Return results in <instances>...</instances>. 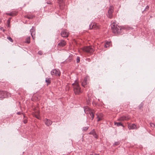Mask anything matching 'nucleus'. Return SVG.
Instances as JSON below:
<instances>
[{
    "instance_id": "1",
    "label": "nucleus",
    "mask_w": 155,
    "mask_h": 155,
    "mask_svg": "<svg viewBox=\"0 0 155 155\" xmlns=\"http://www.w3.org/2000/svg\"><path fill=\"white\" fill-rule=\"evenodd\" d=\"M111 28L113 32L115 35L120 34L123 30L121 27L117 26L115 23H114L111 25Z\"/></svg>"
},
{
    "instance_id": "2",
    "label": "nucleus",
    "mask_w": 155,
    "mask_h": 155,
    "mask_svg": "<svg viewBox=\"0 0 155 155\" xmlns=\"http://www.w3.org/2000/svg\"><path fill=\"white\" fill-rule=\"evenodd\" d=\"M73 86V90L76 94H79L82 92V91L80 86L77 82H75L72 84Z\"/></svg>"
},
{
    "instance_id": "3",
    "label": "nucleus",
    "mask_w": 155,
    "mask_h": 155,
    "mask_svg": "<svg viewBox=\"0 0 155 155\" xmlns=\"http://www.w3.org/2000/svg\"><path fill=\"white\" fill-rule=\"evenodd\" d=\"M83 50L88 53L90 54L92 53L94 51V49L92 47L86 46L83 48Z\"/></svg>"
},
{
    "instance_id": "4",
    "label": "nucleus",
    "mask_w": 155,
    "mask_h": 155,
    "mask_svg": "<svg viewBox=\"0 0 155 155\" xmlns=\"http://www.w3.org/2000/svg\"><path fill=\"white\" fill-rule=\"evenodd\" d=\"M51 73L52 75L59 76L60 75V72L58 69H53L51 71Z\"/></svg>"
},
{
    "instance_id": "5",
    "label": "nucleus",
    "mask_w": 155,
    "mask_h": 155,
    "mask_svg": "<svg viewBox=\"0 0 155 155\" xmlns=\"http://www.w3.org/2000/svg\"><path fill=\"white\" fill-rule=\"evenodd\" d=\"M113 9L114 8L112 6H110L109 8L108 12V16L110 18H112V13L113 12Z\"/></svg>"
},
{
    "instance_id": "6",
    "label": "nucleus",
    "mask_w": 155,
    "mask_h": 155,
    "mask_svg": "<svg viewBox=\"0 0 155 155\" xmlns=\"http://www.w3.org/2000/svg\"><path fill=\"white\" fill-rule=\"evenodd\" d=\"M30 32L31 33V35L32 38V39H34L35 38V28L34 27H32V28L30 29Z\"/></svg>"
},
{
    "instance_id": "7",
    "label": "nucleus",
    "mask_w": 155,
    "mask_h": 155,
    "mask_svg": "<svg viewBox=\"0 0 155 155\" xmlns=\"http://www.w3.org/2000/svg\"><path fill=\"white\" fill-rule=\"evenodd\" d=\"M61 35L63 38H67L68 35V33L67 30H63L61 32Z\"/></svg>"
},
{
    "instance_id": "8",
    "label": "nucleus",
    "mask_w": 155,
    "mask_h": 155,
    "mask_svg": "<svg viewBox=\"0 0 155 155\" xmlns=\"http://www.w3.org/2000/svg\"><path fill=\"white\" fill-rule=\"evenodd\" d=\"M44 121L45 124L48 126L51 125L52 124V121L49 119H45Z\"/></svg>"
},
{
    "instance_id": "9",
    "label": "nucleus",
    "mask_w": 155,
    "mask_h": 155,
    "mask_svg": "<svg viewBox=\"0 0 155 155\" xmlns=\"http://www.w3.org/2000/svg\"><path fill=\"white\" fill-rule=\"evenodd\" d=\"M66 45V42L64 40H62L58 44V46H60L61 47H62L65 46Z\"/></svg>"
},
{
    "instance_id": "10",
    "label": "nucleus",
    "mask_w": 155,
    "mask_h": 155,
    "mask_svg": "<svg viewBox=\"0 0 155 155\" xmlns=\"http://www.w3.org/2000/svg\"><path fill=\"white\" fill-rule=\"evenodd\" d=\"M7 94V92L5 91H0V97H5L6 96L5 94Z\"/></svg>"
},
{
    "instance_id": "11",
    "label": "nucleus",
    "mask_w": 155,
    "mask_h": 155,
    "mask_svg": "<svg viewBox=\"0 0 155 155\" xmlns=\"http://www.w3.org/2000/svg\"><path fill=\"white\" fill-rule=\"evenodd\" d=\"M89 134H92L94 137L96 138H97L98 137V135L96 133L94 129H93L89 133Z\"/></svg>"
},
{
    "instance_id": "12",
    "label": "nucleus",
    "mask_w": 155,
    "mask_h": 155,
    "mask_svg": "<svg viewBox=\"0 0 155 155\" xmlns=\"http://www.w3.org/2000/svg\"><path fill=\"white\" fill-rule=\"evenodd\" d=\"M129 119V118L125 116H123L120 117L119 119H118L119 120H128Z\"/></svg>"
},
{
    "instance_id": "13",
    "label": "nucleus",
    "mask_w": 155,
    "mask_h": 155,
    "mask_svg": "<svg viewBox=\"0 0 155 155\" xmlns=\"http://www.w3.org/2000/svg\"><path fill=\"white\" fill-rule=\"evenodd\" d=\"M96 115H97V118H98L97 120V121H99L102 120V114H100L99 115H97V114H96Z\"/></svg>"
},
{
    "instance_id": "14",
    "label": "nucleus",
    "mask_w": 155,
    "mask_h": 155,
    "mask_svg": "<svg viewBox=\"0 0 155 155\" xmlns=\"http://www.w3.org/2000/svg\"><path fill=\"white\" fill-rule=\"evenodd\" d=\"M94 110H93L91 111L90 112H89L90 115L91 116V117L92 118V119H91L92 120L94 118Z\"/></svg>"
},
{
    "instance_id": "15",
    "label": "nucleus",
    "mask_w": 155,
    "mask_h": 155,
    "mask_svg": "<svg viewBox=\"0 0 155 155\" xmlns=\"http://www.w3.org/2000/svg\"><path fill=\"white\" fill-rule=\"evenodd\" d=\"M136 126L134 124H132L128 126V128L130 129H134L136 128Z\"/></svg>"
},
{
    "instance_id": "16",
    "label": "nucleus",
    "mask_w": 155,
    "mask_h": 155,
    "mask_svg": "<svg viewBox=\"0 0 155 155\" xmlns=\"http://www.w3.org/2000/svg\"><path fill=\"white\" fill-rule=\"evenodd\" d=\"M87 79L86 78H84V80L83 82L82 83V85L84 87L85 86L86 84H87Z\"/></svg>"
},
{
    "instance_id": "17",
    "label": "nucleus",
    "mask_w": 155,
    "mask_h": 155,
    "mask_svg": "<svg viewBox=\"0 0 155 155\" xmlns=\"http://www.w3.org/2000/svg\"><path fill=\"white\" fill-rule=\"evenodd\" d=\"M45 82L47 83V85H48L51 83V80L50 78H46L45 80Z\"/></svg>"
},
{
    "instance_id": "18",
    "label": "nucleus",
    "mask_w": 155,
    "mask_h": 155,
    "mask_svg": "<svg viewBox=\"0 0 155 155\" xmlns=\"http://www.w3.org/2000/svg\"><path fill=\"white\" fill-rule=\"evenodd\" d=\"M114 124L117 126H123L121 122H115Z\"/></svg>"
},
{
    "instance_id": "19",
    "label": "nucleus",
    "mask_w": 155,
    "mask_h": 155,
    "mask_svg": "<svg viewBox=\"0 0 155 155\" xmlns=\"http://www.w3.org/2000/svg\"><path fill=\"white\" fill-rule=\"evenodd\" d=\"M89 110V108L87 106L84 107V110L85 113H87L86 111H88Z\"/></svg>"
},
{
    "instance_id": "20",
    "label": "nucleus",
    "mask_w": 155,
    "mask_h": 155,
    "mask_svg": "<svg viewBox=\"0 0 155 155\" xmlns=\"http://www.w3.org/2000/svg\"><path fill=\"white\" fill-rule=\"evenodd\" d=\"M110 42H106L105 45V47L106 48H107L109 47L110 45Z\"/></svg>"
},
{
    "instance_id": "21",
    "label": "nucleus",
    "mask_w": 155,
    "mask_h": 155,
    "mask_svg": "<svg viewBox=\"0 0 155 155\" xmlns=\"http://www.w3.org/2000/svg\"><path fill=\"white\" fill-rule=\"evenodd\" d=\"M91 25H89V29H91V28H98V27H97V28H96L95 27V26L94 25H93L92 26V27H91Z\"/></svg>"
},
{
    "instance_id": "22",
    "label": "nucleus",
    "mask_w": 155,
    "mask_h": 155,
    "mask_svg": "<svg viewBox=\"0 0 155 155\" xmlns=\"http://www.w3.org/2000/svg\"><path fill=\"white\" fill-rule=\"evenodd\" d=\"M6 14L7 15H9L10 16H14L15 15L14 14V13H13L12 12H11L9 13H6Z\"/></svg>"
},
{
    "instance_id": "23",
    "label": "nucleus",
    "mask_w": 155,
    "mask_h": 155,
    "mask_svg": "<svg viewBox=\"0 0 155 155\" xmlns=\"http://www.w3.org/2000/svg\"><path fill=\"white\" fill-rule=\"evenodd\" d=\"M11 18H10L7 20V25H8V27L9 26V25H10V21H11Z\"/></svg>"
},
{
    "instance_id": "24",
    "label": "nucleus",
    "mask_w": 155,
    "mask_h": 155,
    "mask_svg": "<svg viewBox=\"0 0 155 155\" xmlns=\"http://www.w3.org/2000/svg\"><path fill=\"white\" fill-rule=\"evenodd\" d=\"M149 7L148 5H147L145 8V9H144V10L142 12L143 13V12L145 11H148L149 9Z\"/></svg>"
},
{
    "instance_id": "25",
    "label": "nucleus",
    "mask_w": 155,
    "mask_h": 155,
    "mask_svg": "<svg viewBox=\"0 0 155 155\" xmlns=\"http://www.w3.org/2000/svg\"><path fill=\"white\" fill-rule=\"evenodd\" d=\"M120 144V142H119V141H117V142H115L114 144H113V145H115V146H117V145H119Z\"/></svg>"
},
{
    "instance_id": "26",
    "label": "nucleus",
    "mask_w": 155,
    "mask_h": 155,
    "mask_svg": "<svg viewBox=\"0 0 155 155\" xmlns=\"http://www.w3.org/2000/svg\"><path fill=\"white\" fill-rule=\"evenodd\" d=\"M26 18H28L29 19H32L33 17L31 15H27L26 16Z\"/></svg>"
},
{
    "instance_id": "27",
    "label": "nucleus",
    "mask_w": 155,
    "mask_h": 155,
    "mask_svg": "<svg viewBox=\"0 0 155 155\" xmlns=\"http://www.w3.org/2000/svg\"><path fill=\"white\" fill-rule=\"evenodd\" d=\"M58 2L59 4H61V3H62L63 2V0H58ZM60 8H61V5L60 4Z\"/></svg>"
},
{
    "instance_id": "28",
    "label": "nucleus",
    "mask_w": 155,
    "mask_h": 155,
    "mask_svg": "<svg viewBox=\"0 0 155 155\" xmlns=\"http://www.w3.org/2000/svg\"><path fill=\"white\" fill-rule=\"evenodd\" d=\"M80 61V58L79 57H77L76 59V62L77 63H79Z\"/></svg>"
},
{
    "instance_id": "29",
    "label": "nucleus",
    "mask_w": 155,
    "mask_h": 155,
    "mask_svg": "<svg viewBox=\"0 0 155 155\" xmlns=\"http://www.w3.org/2000/svg\"><path fill=\"white\" fill-rule=\"evenodd\" d=\"M88 128V127H83V130L85 131H86Z\"/></svg>"
},
{
    "instance_id": "30",
    "label": "nucleus",
    "mask_w": 155,
    "mask_h": 155,
    "mask_svg": "<svg viewBox=\"0 0 155 155\" xmlns=\"http://www.w3.org/2000/svg\"><path fill=\"white\" fill-rule=\"evenodd\" d=\"M150 126L152 127H155V124L153 123H150Z\"/></svg>"
},
{
    "instance_id": "31",
    "label": "nucleus",
    "mask_w": 155,
    "mask_h": 155,
    "mask_svg": "<svg viewBox=\"0 0 155 155\" xmlns=\"http://www.w3.org/2000/svg\"><path fill=\"white\" fill-rule=\"evenodd\" d=\"M25 42L26 43H29L30 42V39H27L26 40Z\"/></svg>"
},
{
    "instance_id": "32",
    "label": "nucleus",
    "mask_w": 155,
    "mask_h": 155,
    "mask_svg": "<svg viewBox=\"0 0 155 155\" xmlns=\"http://www.w3.org/2000/svg\"><path fill=\"white\" fill-rule=\"evenodd\" d=\"M38 54H39L40 55H42V51H39L38 52Z\"/></svg>"
},
{
    "instance_id": "33",
    "label": "nucleus",
    "mask_w": 155,
    "mask_h": 155,
    "mask_svg": "<svg viewBox=\"0 0 155 155\" xmlns=\"http://www.w3.org/2000/svg\"><path fill=\"white\" fill-rule=\"evenodd\" d=\"M90 155H99L98 154H96L95 153H93L90 154Z\"/></svg>"
},
{
    "instance_id": "34",
    "label": "nucleus",
    "mask_w": 155,
    "mask_h": 155,
    "mask_svg": "<svg viewBox=\"0 0 155 155\" xmlns=\"http://www.w3.org/2000/svg\"><path fill=\"white\" fill-rule=\"evenodd\" d=\"M87 61H88L89 62H90V59L89 58L87 59Z\"/></svg>"
},
{
    "instance_id": "35",
    "label": "nucleus",
    "mask_w": 155,
    "mask_h": 155,
    "mask_svg": "<svg viewBox=\"0 0 155 155\" xmlns=\"http://www.w3.org/2000/svg\"><path fill=\"white\" fill-rule=\"evenodd\" d=\"M36 117L38 119H39V116H36Z\"/></svg>"
},
{
    "instance_id": "36",
    "label": "nucleus",
    "mask_w": 155,
    "mask_h": 155,
    "mask_svg": "<svg viewBox=\"0 0 155 155\" xmlns=\"http://www.w3.org/2000/svg\"><path fill=\"white\" fill-rule=\"evenodd\" d=\"M9 41H10L11 42H13V39H9Z\"/></svg>"
},
{
    "instance_id": "37",
    "label": "nucleus",
    "mask_w": 155,
    "mask_h": 155,
    "mask_svg": "<svg viewBox=\"0 0 155 155\" xmlns=\"http://www.w3.org/2000/svg\"><path fill=\"white\" fill-rule=\"evenodd\" d=\"M7 39H11L12 38L10 37H7Z\"/></svg>"
},
{
    "instance_id": "38",
    "label": "nucleus",
    "mask_w": 155,
    "mask_h": 155,
    "mask_svg": "<svg viewBox=\"0 0 155 155\" xmlns=\"http://www.w3.org/2000/svg\"><path fill=\"white\" fill-rule=\"evenodd\" d=\"M31 38L30 36L28 37L26 39H30Z\"/></svg>"
},
{
    "instance_id": "39",
    "label": "nucleus",
    "mask_w": 155,
    "mask_h": 155,
    "mask_svg": "<svg viewBox=\"0 0 155 155\" xmlns=\"http://www.w3.org/2000/svg\"><path fill=\"white\" fill-rule=\"evenodd\" d=\"M90 101V100L89 99H88V101H87V102H89Z\"/></svg>"
},
{
    "instance_id": "40",
    "label": "nucleus",
    "mask_w": 155,
    "mask_h": 155,
    "mask_svg": "<svg viewBox=\"0 0 155 155\" xmlns=\"http://www.w3.org/2000/svg\"><path fill=\"white\" fill-rule=\"evenodd\" d=\"M26 123V121H25V122H24V123Z\"/></svg>"
},
{
    "instance_id": "41",
    "label": "nucleus",
    "mask_w": 155,
    "mask_h": 155,
    "mask_svg": "<svg viewBox=\"0 0 155 155\" xmlns=\"http://www.w3.org/2000/svg\"><path fill=\"white\" fill-rule=\"evenodd\" d=\"M26 123V121H25V122H24V123Z\"/></svg>"
}]
</instances>
